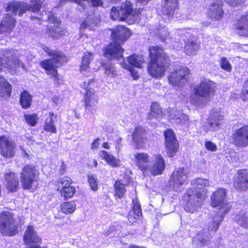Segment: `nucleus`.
Returning a JSON list of instances; mask_svg holds the SVG:
<instances>
[{"mask_svg":"<svg viewBox=\"0 0 248 248\" xmlns=\"http://www.w3.org/2000/svg\"><path fill=\"white\" fill-rule=\"evenodd\" d=\"M41 6L40 0H31L30 4L17 1L9 3L6 7L8 13L3 17L0 24V33H10L14 28L16 20L12 15L15 16L18 12V15L21 16L27 10L37 13L40 10Z\"/></svg>","mask_w":248,"mask_h":248,"instance_id":"1","label":"nucleus"},{"mask_svg":"<svg viewBox=\"0 0 248 248\" xmlns=\"http://www.w3.org/2000/svg\"><path fill=\"white\" fill-rule=\"evenodd\" d=\"M191 185L192 187L187 190L184 199L185 210L192 213L201 206L206 198L208 190L205 187L209 186L210 183L206 179L199 178L192 181Z\"/></svg>","mask_w":248,"mask_h":248,"instance_id":"2","label":"nucleus"},{"mask_svg":"<svg viewBox=\"0 0 248 248\" xmlns=\"http://www.w3.org/2000/svg\"><path fill=\"white\" fill-rule=\"evenodd\" d=\"M130 31L126 28L119 26L113 31L111 37L113 42L105 48L104 56L107 59L118 60L123 57L124 49L121 47L123 44L130 36Z\"/></svg>","mask_w":248,"mask_h":248,"instance_id":"3","label":"nucleus"},{"mask_svg":"<svg viewBox=\"0 0 248 248\" xmlns=\"http://www.w3.org/2000/svg\"><path fill=\"white\" fill-rule=\"evenodd\" d=\"M150 62L148 65L149 74L154 78H162L168 63V57L162 47L155 46L149 48Z\"/></svg>","mask_w":248,"mask_h":248,"instance_id":"4","label":"nucleus"},{"mask_svg":"<svg viewBox=\"0 0 248 248\" xmlns=\"http://www.w3.org/2000/svg\"><path fill=\"white\" fill-rule=\"evenodd\" d=\"M41 47L48 55L52 58L41 61L40 66L45 70L47 75L50 76L51 78L57 81L59 80V77L57 69L63 62L67 61V58L62 52L51 50L44 45H42Z\"/></svg>","mask_w":248,"mask_h":248,"instance_id":"5","label":"nucleus"},{"mask_svg":"<svg viewBox=\"0 0 248 248\" xmlns=\"http://www.w3.org/2000/svg\"><path fill=\"white\" fill-rule=\"evenodd\" d=\"M194 90V93L191 95L190 101L196 106L202 107L212 97L215 91V83L208 79H204Z\"/></svg>","mask_w":248,"mask_h":248,"instance_id":"6","label":"nucleus"},{"mask_svg":"<svg viewBox=\"0 0 248 248\" xmlns=\"http://www.w3.org/2000/svg\"><path fill=\"white\" fill-rule=\"evenodd\" d=\"M131 3L126 1L121 6L114 7L110 12V17L113 20H124L129 24L139 21L141 11L140 9L133 10Z\"/></svg>","mask_w":248,"mask_h":248,"instance_id":"7","label":"nucleus"},{"mask_svg":"<svg viewBox=\"0 0 248 248\" xmlns=\"http://www.w3.org/2000/svg\"><path fill=\"white\" fill-rule=\"evenodd\" d=\"M39 172L33 165H27L20 172L21 186L25 189L31 188L34 182L37 181Z\"/></svg>","mask_w":248,"mask_h":248,"instance_id":"8","label":"nucleus"},{"mask_svg":"<svg viewBox=\"0 0 248 248\" xmlns=\"http://www.w3.org/2000/svg\"><path fill=\"white\" fill-rule=\"evenodd\" d=\"M226 191L224 188H219L213 193L211 197V205L212 207H217L219 214L225 215L230 210L231 205L227 202Z\"/></svg>","mask_w":248,"mask_h":248,"instance_id":"9","label":"nucleus"},{"mask_svg":"<svg viewBox=\"0 0 248 248\" xmlns=\"http://www.w3.org/2000/svg\"><path fill=\"white\" fill-rule=\"evenodd\" d=\"M3 59H0V71L4 69L11 72L15 71V69L19 66L20 62L17 54L18 52L13 49L1 50Z\"/></svg>","mask_w":248,"mask_h":248,"instance_id":"10","label":"nucleus"},{"mask_svg":"<svg viewBox=\"0 0 248 248\" xmlns=\"http://www.w3.org/2000/svg\"><path fill=\"white\" fill-rule=\"evenodd\" d=\"M17 227L13 215L9 212L0 214V232L4 235L13 236L16 232Z\"/></svg>","mask_w":248,"mask_h":248,"instance_id":"11","label":"nucleus"},{"mask_svg":"<svg viewBox=\"0 0 248 248\" xmlns=\"http://www.w3.org/2000/svg\"><path fill=\"white\" fill-rule=\"evenodd\" d=\"M187 182V171L183 168H178L172 173L169 183L170 187L176 192L183 189V185Z\"/></svg>","mask_w":248,"mask_h":248,"instance_id":"12","label":"nucleus"},{"mask_svg":"<svg viewBox=\"0 0 248 248\" xmlns=\"http://www.w3.org/2000/svg\"><path fill=\"white\" fill-rule=\"evenodd\" d=\"M189 73V70L185 66H179L168 77L169 83L173 87H180L186 82V75Z\"/></svg>","mask_w":248,"mask_h":248,"instance_id":"13","label":"nucleus"},{"mask_svg":"<svg viewBox=\"0 0 248 248\" xmlns=\"http://www.w3.org/2000/svg\"><path fill=\"white\" fill-rule=\"evenodd\" d=\"M16 143L9 137H0V154L4 157L11 158L15 156Z\"/></svg>","mask_w":248,"mask_h":248,"instance_id":"14","label":"nucleus"},{"mask_svg":"<svg viewBox=\"0 0 248 248\" xmlns=\"http://www.w3.org/2000/svg\"><path fill=\"white\" fill-rule=\"evenodd\" d=\"M47 19L51 24L48 26L46 34L48 36L54 38H57L66 32V30L62 29L60 25V20L53 15L52 12L48 14Z\"/></svg>","mask_w":248,"mask_h":248,"instance_id":"15","label":"nucleus"},{"mask_svg":"<svg viewBox=\"0 0 248 248\" xmlns=\"http://www.w3.org/2000/svg\"><path fill=\"white\" fill-rule=\"evenodd\" d=\"M232 140L237 147L248 146V125H244L237 129L232 135Z\"/></svg>","mask_w":248,"mask_h":248,"instance_id":"16","label":"nucleus"},{"mask_svg":"<svg viewBox=\"0 0 248 248\" xmlns=\"http://www.w3.org/2000/svg\"><path fill=\"white\" fill-rule=\"evenodd\" d=\"M165 147L167 155L169 157H173L178 150V142L173 131L171 129L164 132Z\"/></svg>","mask_w":248,"mask_h":248,"instance_id":"17","label":"nucleus"},{"mask_svg":"<svg viewBox=\"0 0 248 248\" xmlns=\"http://www.w3.org/2000/svg\"><path fill=\"white\" fill-rule=\"evenodd\" d=\"M223 118V113L220 109L216 108L212 109L207 125L205 126L207 127L206 131L217 130L222 124Z\"/></svg>","mask_w":248,"mask_h":248,"instance_id":"18","label":"nucleus"},{"mask_svg":"<svg viewBox=\"0 0 248 248\" xmlns=\"http://www.w3.org/2000/svg\"><path fill=\"white\" fill-rule=\"evenodd\" d=\"M213 235L206 229L199 231L193 239V246L196 248H202L210 245Z\"/></svg>","mask_w":248,"mask_h":248,"instance_id":"19","label":"nucleus"},{"mask_svg":"<svg viewBox=\"0 0 248 248\" xmlns=\"http://www.w3.org/2000/svg\"><path fill=\"white\" fill-rule=\"evenodd\" d=\"M154 161L152 165H149L146 175L150 174L153 176L161 174L165 168V161L162 156L159 154L153 155Z\"/></svg>","mask_w":248,"mask_h":248,"instance_id":"20","label":"nucleus"},{"mask_svg":"<svg viewBox=\"0 0 248 248\" xmlns=\"http://www.w3.org/2000/svg\"><path fill=\"white\" fill-rule=\"evenodd\" d=\"M93 82V80L91 79L90 81H88V82H84L81 85L83 88H85L86 90V94L84 97V103L86 109L89 110H91V108L97 103L98 100V97L95 94L94 90L88 88L89 85Z\"/></svg>","mask_w":248,"mask_h":248,"instance_id":"21","label":"nucleus"},{"mask_svg":"<svg viewBox=\"0 0 248 248\" xmlns=\"http://www.w3.org/2000/svg\"><path fill=\"white\" fill-rule=\"evenodd\" d=\"M235 188L242 191L248 189V170L238 171L233 183Z\"/></svg>","mask_w":248,"mask_h":248,"instance_id":"22","label":"nucleus"},{"mask_svg":"<svg viewBox=\"0 0 248 248\" xmlns=\"http://www.w3.org/2000/svg\"><path fill=\"white\" fill-rule=\"evenodd\" d=\"M151 157L147 154L138 153L134 155V162L136 165L145 175L149 166Z\"/></svg>","mask_w":248,"mask_h":248,"instance_id":"23","label":"nucleus"},{"mask_svg":"<svg viewBox=\"0 0 248 248\" xmlns=\"http://www.w3.org/2000/svg\"><path fill=\"white\" fill-rule=\"evenodd\" d=\"M144 135L143 128L138 127L135 128L132 135V139L136 149H142L146 147L147 140L145 138Z\"/></svg>","mask_w":248,"mask_h":248,"instance_id":"24","label":"nucleus"},{"mask_svg":"<svg viewBox=\"0 0 248 248\" xmlns=\"http://www.w3.org/2000/svg\"><path fill=\"white\" fill-rule=\"evenodd\" d=\"M178 7V0H164L161 11L163 15L166 16L169 20L173 17Z\"/></svg>","mask_w":248,"mask_h":248,"instance_id":"25","label":"nucleus"},{"mask_svg":"<svg viewBox=\"0 0 248 248\" xmlns=\"http://www.w3.org/2000/svg\"><path fill=\"white\" fill-rule=\"evenodd\" d=\"M222 0H216L215 2L212 3L208 12V15L211 18L218 20L222 17L224 14L222 8Z\"/></svg>","mask_w":248,"mask_h":248,"instance_id":"26","label":"nucleus"},{"mask_svg":"<svg viewBox=\"0 0 248 248\" xmlns=\"http://www.w3.org/2000/svg\"><path fill=\"white\" fill-rule=\"evenodd\" d=\"M236 32L241 36L248 35V12L243 15L234 25Z\"/></svg>","mask_w":248,"mask_h":248,"instance_id":"27","label":"nucleus"},{"mask_svg":"<svg viewBox=\"0 0 248 248\" xmlns=\"http://www.w3.org/2000/svg\"><path fill=\"white\" fill-rule=\"evenodd\" d=\"M167 112L168 119L174 122L186 124L188 121V115L185 114L181 110H177L176 108H173L169 109Z\"/></svg>","mask_w":248,"mask_h":248,"instance_id":"28","label":"nucleus"},{"mask_svg":"<svg viewBox=\"0 0 248 248\" xmlns=\"http://www.w3.org/2000/svg\"><path fill=\"white\" fill-rule=\"evenodd\" d=\"M4 178L6 181V187L10 191H15L19 186L18 179L15 173L8 171L5 173Z\"/></svg>","mask_w":248,"mask_h":248,"instance_id":"29","label":"nucleus"},{"mask_svg":"<svg viewBox=\"0 0 248 248\" xmlns=\"http://www.w3.org/2000/svg\"><path fill=\"white\" fill-rule=\"evenodd\" d=\"M224 215L218 214V215L212 217L208 222L207 228H205L207 232L214 234L218 230L219 225L223 220Z\"/></svg>","mask_w":248,"mask_h":248,"instance_id":"30","label":"nucleus"},{"mask_svg":"<svg viewBox=\"0 0 248 248\" xmlns=\"http://www.w3.org/2000/svg\"><path fill=\"white\" fill-rule=\"evenodd\" d=\"M11 84L0 76V100L9 98L11 95Z\"/></svg>","mask_w":248,"mask_h":248,"instance_id":"31","label":"nucleus"},{"mask_svg":"<svg viewBox=\"0 0 248 248\" xmlns=\"http://www.w3.org/2000/svg\"><path fill=\"white\" fill-rule=\"evenodd\" d=\"M142 214L140 206L136 200H133L132 210L129 212L128 218L130 222H134Z\"/></svg>","mask_w":248,"mask_h":248,"instance_id":"32","label":"nucleus"},{"mask_svg":"<svg viewBox=\"0 0 248 248\" xmlns=\"http://www.w3.org/2000/svg\"><path fill=\"white\" fill-rule=\"evenodd\" d=\"M100 156L112 167H118L120 166V160L113 155L108 154L105 151H101L100 153Z\"/></svg>","mask_w":248,"mask_h":248,"instance_id":"33","label":"nucleus"},{"mask_svg":"<svg viewBox=\"0 0 248 248\" xmlns=\"http://www.w3.org/2000/svg\"><path fill=\"white\" fill-rule=\"evenodd\" d=\"M56 119V116L52 112L49 113V116L46 119L44 129L45 131L52 133L57 132L56 127L54 124V121Z\"/></svg>","mask_w":248,"mask_h":248,"instance_id":"34","label":"nucleus"},{"mask_svg":"<svg viewBox=\"0 0 248 248\" xmlns=\"http://www.w3.org/2000/svg\"><path fill=\"white\" fill-rule=\"evenodd\" d=\"M93 55L90 52H86L84 53L82 58L81 64L80 66V70L82 74H85V73L89 68V64L93 60Z\"/></svg>","mask_w":248,"mask_h":248,"instance_id":"35","label":"nucleus"},{"mask_svg":"<svg viewBox=\"0 0 248 248\" xmlns=\"http://www.w3.org/2000/svg\"><path fill=\"white\" fill-rule=\"evenodd\" d=\"M199 48L200 44L197 40L188 41L186 43L185 51L187 55L190 56L195 54Z\"/></svg>","mask_w":248,"mask_h":248,"instance_id":"36","label":"nucleus"},{"mask_svg":"<svg viewBox=\"0 0 248 248\" xmlns=\"http://www.w3.org/2000/svg\"><path fill=\"white\" fill-rule=\"evenodd\" d=\"M100 20L97 17H88L83 22L80 27V31L83 29H89L90 30L94 29L95 26L98 25Z\"/></svg>","mask_w":248,"mask_h":248,"instance_id":"37","label":"nucleus"},{"mask_svg":"<svg viewBox=\"0 0 248 248\" xmlns=\"http://www.w3.org/2000/svg\"><path fill=\"white\" fill-rule=\"evenodd\" d=\"M127 61L130 66H133L137 68H141L145 62L142 56L136 54L130 56L127 58Z\"/></svg>","mask_w":248,"mask_h":248,"instance_id":"38","label":"nucleus"},{"mask_svg":"<svg viewBox=\"0 0 248 248\" xmlns=\"http://www.w3.org/2000/svg\"><path fill=\"white\" fill-rule=\"evenodd\" d=\"M162 111L157 103H153L151 106V111L148 114V118L151 120L157 119L162 116Z\"/></svg>","mask_w":248,"mask_h":248,"instance_id":"39","label":"nucleus"},{"mask_svg":"<svg viewBox=\"0 0 248 248\" xmlns=\"http://www.w3.org/2000/svg\"><path fill=\"white\" fill-rule=\"evenodd\" d=\"M32 97L27 91H24L20 95V103L23 108H29L31 105Z\"/></svg>","mask_w":248,"mask_h":248,"instance_id":"40","label":"nucleus"},{"mask_svg":"<svg viewBox=\"0 0 248 248\" xmlns=\"http://www.w3.org/2000/svg\"><path fill=\"white\" fill-rule=\"evenodd\" d=\"M235 220L242 227L248 229V212L242 211L236 215Z\"/></svg>","mask_w":248,"mask_h":248,"instance_id":"41","label":"nucleus"},{"mask_svg":"<svg viewBox=\"0 0 248 248\" xmlns=\"http://www.w3.org/2000/svg\"><path fill=\"white\" fill-rule=\"evenodd\" d=\"M102 66L105 70V74L111 78H114L117 76L114 66L109 62L102 63Z\"/></svg>","mask_w":248,"mask_h":248,"instance_id":"42","label":"nucleus"},{"mask_svg":"<svg viewBox=\"0 0 248 248\" xmlns=\"http://www.w3.org/2000/svg\"><path fill=\"white\" fill-rule=\"evenodd\" d=\"M76 209V205L73 202H65L61 205V210L65 214L73 213Z\"/></svg>","mask_w":248,"mask_h":248,"instance_id":"43","label":"nucleus"},{"mask_svg":"<svg viewBox=\"0 0 248 248\" xmlns=\"http://www.w3.org/2000/svg\"><path fill=\"white\" fill-rule=\"evenodd\" d=\"M115 195L118 198H121L125 192V186L120 181H117L115 184Z\"/></svg>","mask_w":248,"mask_h":248,"instance_id":"44","label":"nucleus"},{"mask_svg":"<svg viewBox=\"0 0 248 248\" xmlns=\"http://www.w3.org/2000/svg\"><path fill=\"white\" fill-rule=\"evenodd\" d=\"M76 191V189L74 187L71 186H63V188L61 190V194L65 198L72 197Z\"/></svg>","mask_w":248,"mask_h":248,"instance_id":"45","label":"nucleus"},{"mask_svg":"<svg viewBox=\"0 0 248 248\" xmlns=\"http://www.w3.org/2000/svg\"><path fill=\"white\" fill-rule=\"evenodd\" d=\"M88 181L91 189L93 191H96L98 189V182L96 176L91 174L88 175Z\"/></svg>","mask_w":248,"mask_h":248,"instance_id":"46","label":"nucleus"},{"mask_svg":"<svg viewBox=\"0 0 248 248\" xmlns=\"http://www.w3.org/2000/svg\"><path fill=\"white\" fill-rule=\"evenodd\" d=\"M26 122L31 126H34L38 120L36 114H26L24 116Z\"/></svg>","mask_w":248,"mask_h":248,"instance_id":"47","label":"nucleus"},{"mask_svg":"<svg viewBox=\"0 0 248 248\" xmlns=\"http://www.w3.org/2000/svg\"><path fill=\"white\" fill-rule=\"evenodd\" d=\"M122 66L126 69H128L131 73V75L134 79H137L139 78V74L137 70L133 69L129 64L126 63L124 61L121 63Z\"/></svg>","mask_w":248,"mask_h":248,"instance_id":"48","label":"nucleus"},{"mask_svg":"<svg viewBox=\"0 0 248 248\" xmlns=\"http://www.w3.org/2000/svg\"><path fill=\"white\" fill-rule=\"evenodd\" d=\"M220 66L222 69L228 72L232 70V66L229 61L225 57L221 58L220 60Z\"/></svg>","mask_w":248,"mask_h":248,"instance_id":"49","label":"nucleus"},{"mask_svg":"<svg viewBox=\"0 0 248 248\" xmlns=\"http://www.w3.org/2000/svg\"><path fill=\"white\" fill-rule=\"evenodd\" d=\"M68 1H72L75 2L76 3H78L79 5H80V6L82 7V9L84 10L85 9V8L84 7L85 0H60V4H63L64 3Z\"/></svg>","mask_w":248,"mask_h":248,"instance_id":"50","label":"nucleus"},{"mask_svg":"<svg viewBox=\"0 0 248 248\" xmlns=\"http://www.w3.org/2000/svg\"><path fill=\"white\" fill-rule=\"evenodd\" d=\"M248 97V79L245 82L243 90L241 94V98L243 100L247 99Z\"/></svg>","mask_w":248,"mask_h":248,"instance_id":"51","label":"nucleus"},{"mask_svg":"<svg viewBox=\"0 0 248 248\" xmlns=\"http://www.w3.org/2000/svg\"><path fill=\"white\" fill-rule=\"evenodd\" d=\"M206 148L211 151H216L217 149L216 145L211 141H207L205 143Z\"/></svg>","mask_w":248,"mask_h":248,"instance_id":"52","label":"nucleus"},{"mask_svg":"<svg viewBox=\"0 0 248 248\" xmlns=\"http://www.w3.org/2000/svg\"><path fill=\"white\" fill-rule=\"evenodd\" d=\"M159 33L160 35V37L163 40H166L167 39L168 36H169V33L167 30L166 29H159Z\"/></svg>","mask_w":248,"mask_h":248,"instance_id":"53","label":"nucleus"},{"mask_svg":"<svg viewBox=\"0 0 248 248\" xmlns=\"http://www.w3.org/2000/svg\"><path fill=\"white\" fill-rule=\"evenodd\" d=\"M71 179L68 177H63L60 180V183L63 186H66L67 185H70L71 183Z\"/></svg>","mask_w":248,"mask_h":248,"instance_id":"54","label":"nucleus"},{"mask_svg":"<svg viewBox=\"0 0 248 248\" xmlns=\"http://www.w3.org/2000/svg\"><path fill=\"white\" fill-rule=\"evenodd\" d=\"M225 1L232 7L236 6L242 2V0H225Z\"/></svg>","mask_w":248,"mask_h":248,"instance_id":"55","label":"nucleus"},{"mask_svg":"<svg viewBox=\"0 0 248 248\" xmlns=\"http://www.w3.org/2000/svg\"><path fill=\"white\" fill-rule=\"evenodd\" d=\"M99 140H100L99 139L97 138L93 140V142L92 144V147H91L92 149H96L98 148V147L99 145Z\"/></svg>","mask_w":248,"mask_h":248,"instance_id":"56","label":"nucleus"},{"mask_svg":"<svg viewBox=\"0 0 248 248\" xmlns=\"http://www.w3.org/2000/svg\"><path fill=\"white\" fill-rule=\"evenodd\" d=\"M52 101L56 105H58L62 102V99L58 96H54L52 98Z\"/></svg>","mask_w":248,"mask_h":248,"instance_id":"57","label":"nucleus"},{"mask_svg":"<svg viewBox=\"0 0 248 248\" xmlns=\"http://www.w3.org/2000/svg\"><path fill=\"white\" fill-rule=\"evenodd\" d=\"M122 141V139L121 138H118V139L116 141V148L117 149L120 150V147H121V142Z\"/></svg>","mask_w":248,"mask_h":248,"instance_id":"58","label":"nucleus"},{"mask_svg":"<svg viewBox=\"0 0 248 248\" xmlns=\"http://www.w3.org/2000/svg\"><path fill=\"white\" fill-rule=\"evenodd\" d=\"M66 170V166L63 162H62L61 165L60 172L63 174L65 172Z\"/></svg>","mask_w":248,"mask_h":248,"instance_id":"59","label":"nucleus"},{"mask_svg":"<svg viewBox=\"0 0 248 248\" xmlns=\"http://www.w3.org/2000/svg\"><path fill=\"white\" fill-rule=\"evenodd\" d=\"M103 147L107 149H109V146L108 142H104L102 145Z\"/></svg>","mask_w":248,"mask_h":248,"instance_id":"60","label":"nucleus"},{"mask_svg":"<svg viewBox=\"0 0 248 248\" xmlns=\"http://www.w3.org/2000/svg\"><path fill=\"white\" fill-rule=\"evenodd\" d=\"M94 165H95V166H97V161H94Z\"/></svg>","mask_w":248,"mask_h":248,"instance_id":"61","label":"nucleus"},{"mask_svg":"<svg viewBox=\"0 0 248 248\" xmlns=\"http://www.w3.org/2000/svg\"><path fill=\"white\" fill-rule=\"evenodd\" d=\"M187 18H188V19H191V16H187Z\"/></svg>","mask_w":248,"mask_h":248,"instance_id":"62","label":"nucleus"},{"mask_svg":"<svg viewBox=\"0 0 248 248\" xmlns=\"http://www.w3.org/2000/svg\"><path fill=\"white\" fill-rule=\"evenodd\" d=\"M179 31H180L183 32H184L185 31V30L183 29L182 30H179Z\"/></svg>","mask_w":248,"mask_h":248,"instance_id":"63","label":"nucleus"}]
</instances>
